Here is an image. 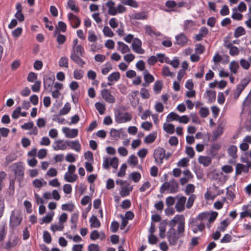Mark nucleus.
<instances>
[{"mask_svg": "<svg viewBox=\"0 0 251 251\" xmlns=\"http://www.w3.org/2000/svg\"><path fill=\"white\" fill-rule=\"evenodd\" d=\"M56 144L55 146H53V149L55 151L59 150H65L67 149V145L65 143H63V141L61 140H58L54 143Z\"/></svg>", "mask_w": 251, "mask_h": 251, "instance_id": "obj_25", "label": "nucleus"}, {"mask_svg": "<svg viewBox=\"0 0 251 251\" xmlns=\"http://www.w3.org/2000/svg\"><path fill=\"white\" fill-rule=\"evenodd\" d=\"M163 128L166 132L169 134H173L175 132V126L171 124L164 123Z\"/></svg>", "mask_w": 251, "mask_h": 251, "instance_id": "obj_30", "label": "nucleus"}, {"mask_svg": "<svg viewBox=\"0 0 251 251\" xmlns=\"http://www.w3.org/2000/svg\"><path fill=\"white\" fill-rule=\"evenodd\" d=\"M220 148L221 146L219 144L214 143L211 145L210 154L212 157H214Z\"/></svg>", "mask_w": 251, "mask_h": 251, "instance_id": "obj_37", "label": "nucleus"}, {"mask_svg": "<svg viewBox=\"0 0 251 251\" xmlns=\"http://www.w3.org/2000/svg\"><path fill=\"white\" fill-rule=\"evenodd\" d=\"M207 95L208 97L209 100L212 102L215 100L216 99V92L212 90H207L206 91Z\"/></svg>", "mask_w": 251, "mask_h": 251, "instance_id": "obj_53", "label": "nucleus"}, {"mask_svg": "<svg viewBox=\"0 0 251 251\" xmlns=\"http://www.w3.org/2000/svg\"><path fill=\"white\" fill-rule=\"evenodd\" d=\"M103 34L105 36L112 37L114 34L111 29L107 26H105L103 29Z\"/></svg>", "mask_w": 251, "mask_h": 251, "instance_id": "obj_47", "label": "nucleus"}, {"mask_svg": "<svg viewBox=\"0 0 251 251\" xmlns=\"http://www.w3.org/2000/svg\"><path fill=\"white\" fill-rule=\"evenodd\" d=\"M122 3L126 5H129L135 8L138 7V3L133 0H123Z\"/></svg>", "mask_w": 251, "mask_h": 251, "instance_id": "obj_51", "label": "nucleus"}, {"mask_svg": "<svg viewBox=\"0 0 251 251\" xmlns=\"http://www.w3.org/2000/svg\"><path fill=\"white\" fill-rule=\"evenodd\" d=\"M178 184L174 179H172L170 181L165 182L160 187V192L163 193L165 190H170V193H175L178 190Z\"/></svg>", "mask_w": 251, "mask_h": 251, "instance_id": "obj_2", "label": "nucleus"}, {"mask_svg": "<svg viewBox=\"0 0 251 251\" xmlns=\"http://www.w3.org/2000/svg\"><path fill=\"white\" fill-rule=\"evenodd\" d=\"M70 58L80 67H82L85 63L79 55L75 54V52H71Z\"/></svg>", "mask_w": 251, "mask_h": 251, "instance_id": "obj_16", "label": "nucleus"}, {"mask_svg": "<svg viewBox=\"0 0 251 251\" xmlns=\"http://www.w3.org/2000/svg\"><path fill=\"white\" fill-rule=\"evenodd\" d=\"M237 148L236 146L231 145L227 149V152L233 159H236L238 156L237 154Z\"/></svg>", "mask_w": 251, "mask_h": 251, "instance_id": "obj_21", "label": "nucleus"}, {"mask_svg": "<svg viewBox=\"0 0 251 251\" xmlns=\"http://www.w3.org/2000/svg\"><path fill=\"white\" fill-rule=\"evenodd\" d=\"M59 66L60 67H68V59L66 57H61L58 62Z\"/></svg>", "mask_w": 251, "mask_h": 251, "instance_id": "obj_39", "label": "nucleus"}, {"mask_svg": "<svg viewBox=\"0 0 251 251\" xmlns=\"http://www.w3.org/2000/svg\"><path fill=\"white\" fill-rule=\"evenodd\" d=\"M143 74L145 81L151 83L154 80L153 76L150 74L148 70H145L143 72Z\"/></svg>", "mask_w": 251, "mask_h": 251, "instance_id": "obj_28", "label": "nucleus"}, {"mask_svg": "<svg viewBox=\"0 0 251 251\" xmlns=\"http://www.w3.org/2000/svg\"><path fill=\"white\" fill-rule=\"evenodd\" d=\"M6 228L5 226H0V242L2 241L6 235Z\"/></svg>", "mask_w": 251, "mask_h": 251, "instance_id": "obj_60", "label": "nucleus"}, {"mask_svg": "<svg viewBox=\"0 0 251 251\" xmlns=\"http://www.w3.org/2000/svg\"><path fill=\"white\" fill-rule=\"evenodd\" d=\"M95 106L100 114L102 115L104 113L105 107L104 104L100 102H96Z\"/></svg>", "mask_w": 251, "mask_h": 251, "instance_id": "obj_49", "label": "nucleus"}, {"mask_svg": "<svg viewBox=\"0 0 251 251\" xmlns=\"http://www.w3.org/2000/svg\"><path fill=\"white\" fill-rule=\"evenodd\" d=\"M156 136L157 134L156 132L150 133L145 137L144 142L147 144L153 143L155 141Z\"/></svg>", "mask_w": 251, "mask_h": 251, "instance_id": "obj_27", "label": "nucleus"}, {"mask_svg": "<svg viewBox=\"0 0 251 251\" xmlns=\"http://www.w3.org/2000/svg\"><path fill=\"white\" fill-rule=\"evenodd\" d=\"M184 233H178V231L176 232L174 228H170L167 232V238L170 245L174 246L177 244L178 239L180 237H183Z\"/></svg>", "mask_w": 251, "mask_h": 251, "instance_id": "obj_4", "label": "nucleus"}, {"mask_svg": "<svg viewBox=\"0 0 251 251\" xmlns=\"http://www.w3.org/2000/svg\"><path fill=\"white\" fill-rule=\"evenodd\" d=\"M186 201V198L184 196L181 197L178 200L175 205V208L177 211L180 212L184 210Z\"/></svg>", "mask_w": 251, "mask_h": 251, "instance_id": "obj_14", "label": "nucleus"}, {"mask_svg": "<svg viewBox=\"0 0 251 251\" xmlns=\"http://www.w3.org/2000/svg\"><path fill=\"white\" fill-rule=\"evenodd\" d=\"M147 18V15L144 12L135 13L133 15V19L136 20H144Z\"/></svg>", "mask_w": 251, "mask_h": 251, "instance_id": "obj_41", "label": "nucleus"}, {"mask_svg": "<svg viewBox=\"0 0 251 251\" xmlns=\"http://www.w3.org/2000/svg\"><path fill=\"white\" fill-rule=\"evenodd\" d=\"M64 178L66 181L73 182L76 180L77 176L76 175H73V174L66 173L64 176Z\"/></svg>", "mask_w": 251, "mask_h": 251, "instance_id": "obj_38", "label": "nucleus"}, {"mask_svg": "<svg viewBox=\"0 0 251 251\" xmlns=\"http://www.w3.org/2000/svg\"><path fill=\"white\" fill-rule=\"evenodd\" d=\"M153 156L156 163L161 164L165 157V150L162 148H158L154 150Z\"/></svg>", "mask_w": 251, "mask_h": 251, "instance_id": "obj_6", "label": "nucleus"}, {"mask_svg": "<svg viewBox=\"0 0 251 251\" xmlns=\"http://www.w3.org/2000/svg\"><path fill=\"white\" fill-rule=\"evenodd\" d=\"M142 42L138 38L133 39L131 47L132 50L136 53L139 54H143L145 52L144 50L142 49Z\"/></svg>", "mask_w": 251, "mask_h": 251, "instance_id": "obj_9", "label": "nucleus"}, {"mask_svg": "<svg viewBox=\"0 0 251 251\" xmlns=\"http://www.w3.org/2000/svg\"><path fill=\"white\" fill-rule=\"evenodd\" d=\"M131 119V115L128 112H126L122 114L121 112H119L115 115V121L118 123H126L130 121Z\"/></svg>", "mask_w": 251, "mask_h": 251, "instance_id": "obj_7", "label": "nucleus"}, {"mask_svg": "<svg viewBox=\"0 0 251 251\" xmlns=\"http://www.w3.org/2000/svg\"><path fill=\"white\" fill-rule=\"evenodd\" d=\"M166 224L161 223L159 226V236L161 238H164L165 236Z\"/></svg>", "mask_w": 251, "mask_h": 251, "instance_id": "obj_45", "label": "nucleus"}, {"mask_svg": "<svg viewBox=\"0 0 251 251\" xmlns=\"http://www.w3.org/2000/svg\"><path fill=\"white\" fill-rule=\"evenodd\" d=\"M64 227V226L63 224H60L59 225H52L50 227V229L53 232H55L56 231H62Z\"/></svg>", "mask_w": 251, "mask_h": 251, "instance_id": "obj_55", "label": "nucleus"}, {"mask_svg": "<svg viewBox=\"0 0 251 251\" xmlns=\"http://www.w3.org/2000/svg\"><path fill=\"white\" fill-rule=\"evenodd\" d=\"M120 78V74L118 72H115L111 74L107 77L109 81H117Z\"/></svg>", "mask_w": 251, "mask_h": 251, "instance_id": "obj_29", "label": "nucleus"}, {"mask_svg": "<svg viewBox=\"0 0 251 251\" xmlns=\"http://www.w3.org/2000/svg\"><path fill=\"white\" fill-rule=\"evenodd\" d=\"M101 97L107 102L113 103L115 101V97L111 95L109 90L104 89L100 92Z\"/></svg>", "mask_w": 251, "mask_h": 251, "instance_id": "obj_8", "label": "nucleus"}, {"mask_svg": "<svg viewBox=\"0 0 251 251\" xmlns=\"http://www.w3.org/2000/svg\"><path fill=\"white\" fill-rule=\"evenodd\" d=\"M41 82L40 81H36L33 85L31 86V89L33 92H38L40 90Z\"/></svg>", "mask_w": 251, "mask_h": 251, "instance_id": "obj_64", "label": "nucleus"}, {"mask_svg": "<svg viewBox=\"0 0 251 251\" xmlns=\"http://www.w3.org/2000/svg\"><path fill=\"white\" fill-rule=\"evenodd\" d=\"M54 77L46 76L44 78V84L45 88H50L52 86L53 82L54 81Z\"/></svg>", "mask_w": 251, "mask_h": 251, "instance_id": "obj_19", "label": "nucleus"}, {"mask_svg": "<svg viewBox=\"0 0 251 251\" xmlns=\"http://www.w3.org/2000/svg\"><path fill=\"white\" fill-rule=\"evenodd\" d=\"M175 44L178 45L181 47L185 46L188 42V38L184 33H180L176 36Z\"/></svg>", "mask_w": 251, "mask_h": 251, "instance_id": "obj_13", "label": "nucleus"}, {"mask_svg": "<svg viewBox=\"0 0 251 251\" xmlns=\"http://www.w3.org/2000/svg\"><path fill=\"white\" fill-rule=\"evenodd\" d=\"M105 66H106V67L103 68L101 70V73L104 75L107 74L108 73L109 71L110 70L112 69V65L110 62H107L105 64Z\"/></svg>", "mask_w": 251, "mask_h": 251, "instance_id": "obj_59", "label": "nucleus"}, {"mask_svg": "<svg viewBox=\"0 0 251 251\" xmlns=\"http://www.w3.org/2000/svg\"><path fill=\"white\" fill-rule=\"evenodd\" d=\"M162 75L167 76H173L175 75L174 73L170 71L169 68L168 66H165L163 68L162 71Z\"/></svg>", "mask_w": 251, "mask_h": 251, "instance_id": "obj_50", "label": "nucleus"}, {"mask_svg": "<svg viewBox=\"0 0 251 251\" xmlns=\"http://www.w3.org/2000/svg\"><path fill=\"white\" fill-rule=\"evenodd\" d=\"M127 162L130 165L135 166L138 164V159L135 155H131L129 156Z\"/></svg>", "mask_w": 251, "mask_h": 251, "instance_id": "obj_48", "label": "nucleus"}, {"mask_svg": "<svg viewBox=\"0 0 251 251\" xmlns=\"http://www.w3.org/2000/svg\"><path fill=\"white\" fill-rule=\"evenodd\" d=\"M248 83L249 81H247L245 79L242 80L240 83L237 85L236 90L241 93Z\"/></svg>", "mask_w": 251, "mask_h": 251, "instance_id": "obj_31", "label": "nucleus"}, {"mask_svg": "<svg viewBox=\"0 0 251 251\" xmlns=\"http://www.w3.org/2000/svg\"><path fill=\"white\" fill-rule=\"evenodd\" d=\"M145 32L150 36L155 35L159 36L160 35L159 33H156L155 31L152 30L151 27L150 25H146L145 27Z\"/></svg>", "mask_w": 251, "mask_h": 251, "instance_id": "obj_40", "label": "nucleus"}, {"mask_svg": "<svg viewBox=\"0 0 251 251\" xmlns=\"http://www.w3.org/2000/svg\"><path fill=\"white\" fill-rule=\"evenodd\" d=\"M71 110V105L69 102H67L65 104L64 107L61 109L58 115H64L69 112Z\"/></svg>", "mask_w": 251, "mask_h": 251, "instance_id": "obj_36", "label": "nucleus"}, {"mask_svg": "<svg viewBox=\"0 0 251 251\" xmlns=\"http://www.w3.org/2000/svg\"><path fill=\"white\" fill-rule=\"evenodd\" d=\"M68 17L73 28H77L80 25L81 23L80 20L76 16L70 13L68 15Z\"/></svg>", "mask_w": 251, "mask_h": 251, "instance_id": "obj_12", "label": "nucleus"}, {"mask_svg": "<svg viewBox=\"0 0 251 251\" xmlns=\"http://www.w3.org/2000/svg\"><path fill=\"white\" fill-rule=\"evenodd\" d=\"M249 165L247 168L245 167V165L241 163H237L236 167V175H239L242 172L248 173L249 172Z\"/></svg>", "mask_w": 251, "mask_h": 251, "instance_id": "obj_22", "label": "nucleus"}, {"mask_svg": "<svg viewBox=\"0 0 251 251\" xmlns=\"http://www.w3.org/2000/svg\"><path fill=\"white\" fill-rule=\"evenodd\" d=\"M209 216V213L206 212L200 213L196 218V219L199 221H204L208 219Z\"/></svg>", "mask_w": 251, "mask_h": 251, "instance_id": "obj_52", "label": "nucleus"}, {"mask_svg": "<svg viewBox=\"0 0 251 251\" xmlns=\"http://www.w3.org/2000/svg\"><path fill=\"white\" fill-rule=\"evenodd\" d=\"M117 44L118 46L117 50H120L122 53L124 54L125 53L130 52V50L128 46L123 42L118 41L117 42Z\"/></svg>", "mask_w": 251, "mask_h": 251, "instance_id": "obj_20", "label": "nucleus"}, {"mask_svg": "<svg viewBox=\"0 0 251 251\" xmlns=\"http://www.w3.org/2000/svg\"><path fill=\"white\" fill-rule=\"evenodd\" d=\"M67 138H75L78 134L77 129H70L69 127H64L62 129Z\"/></svg>", "mask_w": 251, "mask_h": 251, "instance_id": "obj_15", "label": "nucleus"}, {"mask_svg": "<svg viewBox=\"0 0 251 251\" xmlns=\"http://www.w3.org/2000/svg\"><path fill=\"white\" fill-rule=\"evenodd\" d=\"M200 114L202 118L206 117L209 114V110L206 107H201L200 111Z\"/></svg>", "mask_w": 251, "mask_h": 251, "instance_id": "obj_61", "label": "nucleus"}, {"mask_svg": "<svg viewBox=\"0 0 251 251\" xmlns=\"http://www.w3.org/2000/svg\"><path fill=\"white\" fill-rule=\"evenodd\" d=\"M19 239L14 234H11L9 237L8 241L6 243L4 249L10 250L12 248L15 247L18 243Z\"/></svg>", "mask_w": 251, "mask_h": 251, "instance_id": "obj_10", "label": "nucleus"}, {"mask_svg": "<svg viewBox=\"0 0 251 251\" xmlns=\"http://www.w3.org/2000/svg\"><path fill=\"white\" fill-rule=\"evenodd\" d=\"M22 218L19 214L15 215L12 213L10 217V225L12 227H15L19 226L22 222Z\"/></svg>", "mask_w": 251, "mask_h": 251, "instance_id": "obj_11", "label": "nucleus"}, {"mask_svg": "<svg viewBox=\"0 0 251 251\" xmlns=\"http://www.w3.org/2000/svg\"><path fill=\"white\" fill-rule=\"evenodd\" d=\"M195 190V186L192 184H189L187 185L185 189V193L187 195H190L191 193H193Z\"/></svg>", "mask_w": 251, "mask_h": 251, "instance_id": "obj_63", "label": "nucleus"}, {"mask_svg": "<svg viewBox=\"0 0 251 251\" xmlns=\"http://www.w3.org/2000/svg\"><path fill=\"white\" fill-rule=\"evenodd\" d=\"M245 34L246 31L245 29L242 26H238L235 30L234 36L236 38H238Z\"/></svg>", "mask_w": 251, "mask_h": 251, "instance_id": "obj_32", "label": "nucleus"}, {"mask_svg": "<svg viewBox=\"0 0 251 251\" xmlns=\"http://www.w3.org/2000/svg\"><path fill=\"white\" fill-rule=\"evenodd\" d=\"M75 205L72 203L63 204L61 206L62 209L65 211L72 212L74 210Z\"/></svg>", "mask_w": 251, "mask_h": 251, "instance_id": "obj_43", "label": "nucleus"}, {"mask_svg": "<svg viewBox=\"0 0 251 251\" xmlns=\"http://www.w3.org/2000/svg\"><path fill=\"white\" fill-rule=\"evenodd\" d=\"M129 177L134 182H138L141 178V175L138 172H134L129 175Z\"/></svg>", "mask_w": 251, "mask_h": 251, "instance_id": "obj_44", "label": "nucleus"}, {"mask_svg": "<svg viewBox=\"0 0 251 251\" xmlns=\"http://www.w3.org/2000/svg\"><path fill=\"white\" fill-rule=\"evenodd\" d=\"M90 226L93 228H98L100 226V222L95 215H93L90 219Z\"/></svg>", "mask_w": 251, "mask_h": 251, "instance_id": "obj_24", "label": "nucleus"}, {"mask_svg": "<svg viewBox=\"0 0 251 251\" xmlns=\"http://www.w3.org/2000/svg\"><path fill=\"white\" fill-rule=\"evenodd\" d=\"M132 190V187L129 188L128 187L123 186L121 187V190L120 191V195L122 197H126L129 194L130 191Z\"/></svg>", "mask_w": 251, "mask_h": 251, "instance_id": "obj_34", "label": "nucleus"}, {"mask_svg": "<svg viewBox=\"0 0 251 251\" xmlns=\"http://www.w3.org/2000/svg\"><path fill=\"white\" fill-rule=\"evenodd\" d=\"M228 225L227 220H223L221 222L220 226L218 227V229L220 231H224Z\"/></svg>", "mask_w": 251, "mask_h": 251, "instance_id": "obj_62", "label": "nucleus"}, {"mask_svg": "<svg viewBox=\"0 0 251 251\" xmlns=\"http://www.w3.org/2000/svg\"><path fill=\"white\" fill-rule=\"evenodd\" d=\"M67 4L72 11H74L75 12H78L79 11V8L75 5V3L74 0H69L68 1Z\"/></svg>", "mask_w": 251, "mask_h": 251, "instance_id": "obj_46", "label": "nucleus"}, {"mask_svg": "<svg viewBox=\"0 0 251 251\" xmlns=\"http://www.w3.org/2000/svg\"><path fill=\"white\" fill-rule=\"evenodd\" d=\"M179 115L175 112H171L168 114L167 117V120L168 122H171L173 121H178Z\"/></svg>", "mask_w": 251, "mask_h": 251, "instance_id": "obj_42", "label": "nucleus"}, {"mask_svg": "<svg viewBox=\"0 0 251 251\" xmlns=\"http://www.w3.org/2000/svg\"><path fill=\"white\" fill-rule=\"evenodd\" d=\"M198 162L200 164H202L204 166L207 167L211 163V158L209 156H200L198 158Z\"/></svg>", "mask_w": 251, "mask_h": 251, "instance_id": "obj_17", "label": "nucleus"}, {"mask_svg": "<svg viewBox=\"0 0 251 251\" xmlns=\"http://www.w3.org/2000/svg\"><path fill=\"white\" fill-rule=\"evenodd\" d=\"M106 6L108 8V13L110 15H116L117 13H122L126 11V8L121 4H119L117 7H115V2L113 1H108L106 3Z\"/></svg>", "mask_w": 251, "mask_h": 251, "instance_id": "obj_3", "label": "nucleus"}, {"mask_svg": "<svg viewBox=\"0 0 251 251\" xmlns=\"http://www.w3.org/2000/svg\"><path fill=\"white\" fill-rule=\"evenodd\" d=\"M195 199H196L195 195L192 194V195H190V196L189 197V198L188 200V201H187V202L186 204V207L187 208L189 209L192 206Z\"/></svg>", "mask_w": 251, "mask_h": 251, "instance_id": "obj_57", "label": "nucleus"}, {"mask_svg": "<svg viewBox=\"0 0 251 251\" xmlns=\"http://www.w3.org/2000/svg\"><path fill=\"white\" fill-rule=\"evenodd\" d=\"M178 224L177 230L178 233L182 234L185 231V218L183 215H177L169 222V226L174 228L176 224Z\"/></svg>", "mask_w": 251, "mask_h": 251, "instance_id": "obj_1", "label": "nucleus"}, {"mask_svg": "<svg viewBox=\"0 0 251 251\" xmlns=\"http://www.w3.org/2000/svg\"><path fill=\"white\" fill-rule=\"evenodd\" d=\"M43 239L45 242L49 244L51 241V237L50 233L47 231H44L43 232Z\"/></svg>", "mask_w": 251, "mask_h": 251, "instance_id": "obj_56", "label": "nucleus"}, {"mask_svg": "<svg viewBox=\"0 0 251 251\" xmlns=\"http://www.w3.org/2000/svg\"><path fill=\"white\" fill-rule=\"evenodd\" d=\"M208 29L204 26L202 27L200 29V31L199 34L196 35L195 38L197 41H201L202 39V38L205 37L207 34L208 33Z\"/></svg>", "mask_w": 251, "mask_h": 251, "instance_id": "obj_23", "label": "nucleus"}, {"mask_svg": "<svg viewBox=\"0 0 251 251\" xmlns=\"http://www.w3.org/2000/svg\"><path fill=\"white\" fill-rule=\"evenodd\" d=\"M67 28V26L66 24L62 21H59L58 23V26L56 27V30L54 31V33L56 34L58 31L57 29H59V31L64 32L66 31Z\"/></svg>", "mask_w": 251, "mask_h": 251, "instance_id": "obj_35", "label": "nucleus"}, {"mask_svg": "<svg viewBox=\"0 0 251 251\" xmlns=\"http://www.w3.org/2000/svg\"><path fill=\"white\" fill-rule=\"evenodd\" d=\"M72 52H75V54L83 56L84 54V48L81 45H78L75 48H73Z\"/></svg>", "mask_w": 251, "mask_h": 251, "instance_id": "obj_33", "label": "nucleus"}, {"mask_svg": "<svg viewBox=\"0 0 251 251\" xmlns=\"http://www.w3.org/2000/svg\"><path fill=\"white\" fill-rule=\"evenodd\" d=\"M239 68L238 62L236 61H232L229 64V70L234 74L237 73V70Z\"/></svg>", "mask_w": 251, "mask_h": 251, "instance_id": "obj_26", "label": "nucleus"}, {"mask_svg": "<svg viewBox=\"0 0 251 251\" xmlns=\"http://www.w3.org/2000/svg\"><path fill=\"white\" fill-rule=\"evenodd\" d=\"M21 107L20 106H18L13 111L12 114V117L14 119H17L19 118V115L21 114Z\"/></svg>", "mask_w": 251, "mask_h": 251, "instance_id": "obj_58", "label": "nucleus"}, {"mask_svg": "<svg viewBox=\"0 0 251 251\" xmlns=\"http://www.w3.org/2000/svg\"><path fill=\"white\" fill-rule=\"evenodd\" d=\"M162 88V83L160 81H157L155 82L153 86V90L157 93H159Z\"/></svg>", "mask_w": 251, "mask_h": 251, "instance_id": "obj_54", "label": "nucleus"}, {"mask_svg": "<svg viewBox=\"0 0 251 251\" xmlns=\"http://www.w3.org/2000/svg\"><path fill=\"white\" fill-rule=\"evenodd\" d=\"M67 145L71 147V149L79 152L81 149V145L78 140L74 141H66Z\"/></svg>", "mask_w": 251, "mask_h": 251, "instance_id": "obj_18", "label": "nucleus"}, {"mask_svg": "<svg viewBox=\"0 0 251 251\" xmlns=\"http://www.w3.org/2000/svg\"><path fill=\"white\" fill-rule=\"evenodd\" d=\"M13 168L14 174L19 182H21L24 176V168L22 164V162H17L14 163L12 165Z\"/></svg>", "mask_w": 251, "mask_h": 251, "instance_id": "obj_5", "label": "nucleus"}]
</instances>
